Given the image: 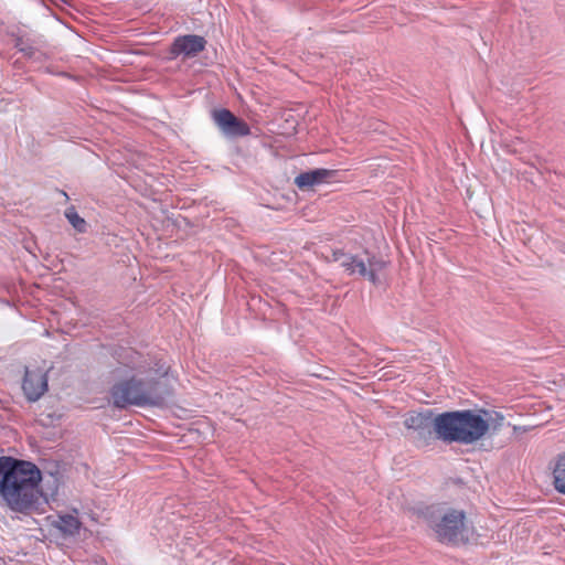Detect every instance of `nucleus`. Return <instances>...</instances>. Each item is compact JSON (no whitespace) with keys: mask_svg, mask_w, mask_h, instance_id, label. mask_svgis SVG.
<instances>
[{"mask_svg":"<svg viewBox=\"0 0 565 565\" xmlns=\"http://www.w3.org/2000/svg\"><path fill=\"white\" fill-rule=\"evenodd\" d=\"M331 257L333 262L339 263L340 267H343L344 263L350 259L349 254L341 249L333 250Z\"/></svg>","mask_w":565,"mask_h":565,"instance_id":"dca6fc26","label":"nucleus"},{"mask_svg":"<svg viewBox=\"0 0 565 565\" xmlns=\"http://www.w3.org/2000/svg\"><path fill=\"white\" fill-rule=\"evenodd\" d=\"M349 258L342 267L349 275H359L375 286L383 282L382 273L387 266L386 260L369 253H365V258L351 254H349Z\"/></svg>","mask_w":565,"mask_h":565,"instance_id":"423d86ee","label":"nucleus"},{"mask_svg":"<svg viewBox=\"0 0 565 565\" xmlns=\"http://www.w3.org/2000/svg\"><path fill=\"white\" fill-rule=\"evenodd\" d=\"M206 41L200 35L189 34L174 40L171 53L174 55L195 56L205 47Z\"/></svg>","mask_w":565,"mask_h":565,"instance_id":"9d476101","label":"nucleus"},{"mask_svg":"<svg viewBox=\"0 0 565 565\" xmlns=\"http://www.w3.org/2000/svg\"><path fill=\"white\" fill-rule=\"evenodd\" d=\"M130 354H137V353L130 350L128 355H130Z\"/></svg>","mask_w":565,"mask_h":565,"instance_id":"a211bd4d","label":"nucleus"},{"mask_svg":"<svg viewBox=\"0 0 565 565\" xmlns=\"http://www.w3.org/2000/svg\"><path fill=\"white\" fill-rule=\"evenodd\" d=\"M437 424L438 439L444 443L470 445L486 436L487 426L480 411L445 412Z\"/></svg>","mask_w":565,"mask_h":565,"instance_id":"f03ea898","label":"nucleus"},{"mask_svg":"<svg viewBox=\"0 0 565 565\" xmlns=\"http://www.w3.org/2000/svg\"><path fill=\"white\" fill-rule=\"evenodd\" d=\"M480 414H482V419L486 428V435L490 433L491 435L497 434L502 426L504 425V416L501 413L488 409H479Z\"/></svg>","mask_w":565,"mask_h":565,"instance_id":"f8f14e48","label":"nucleus"},{"mask_svg":"<svg viewBox=\"0 0 565 565\" xmlns=\"http://www.w3.org/2000/svg\"><path fill=\"white\" fill-rule=\"evenodd\" d=\"M553 478L555 489L565 494V454L557 457L553 469Z\"/></svg>","mask_w":565,"mask_h":565,"instance_id":"4468645a","label":"nucleus"},{"mask_svg":"<svg viewBox=\"0 0 565 565\" xmlns=\"http://www.w3.org/2000/svg\"><path fill=\"white\" fill-rule=\"evenodd\" d=\"M110 399L118 408H126L128 406L145 407V402L151 401L147 393L139 391L136 375L115 383L110 388Z\"/></svg>","mask_w":565,"mask_h":565,"instance_id":"0eeeda50","label":"nucleus"},{"mask_svg":"<svg viewBox=\"0 0 565 565\" xmlns=\"http://www.w3.org/2000/svg\"><path fill=\"white\" fill-rule=\"evenodd\" d=\"M53 525L58 529L64 535H75L78 533L81 522L72 514L60 515L57 520L53 522Z\"/></svg>","mask_w":565,"mask_h":565,"instance_id":"ddd939ff","label":"nucleus"},{"mask_svg":"<svg viewBox=\"0 0 565 565\" xmlns=\"http://www.w3.org/2000/svg\"><path fill=\"white\" fill-rule=\"evenodd\" d=\"M41 472L35 465L0 457V493L11 509L23 512L36 501Z\"/></svg>","mask_w":565,"mask_h":565,"instance_id":"f257e3e1","label":"nucleus"},{"mask_svg":"<svg viewBox=\"0 0 565 565\" xmlns=\"http://www.w3.org/2000/svg\"><path fill=\"white\" fill-rule=\"evenodd\" d=\"M440 414L433 409L422 412H408L404 418V426L412 437L423 445H429L431 440L438 439V420Z\"/></svg>","mask_w":565,"mask_h":565,"instance_id":"39448f33","label":"nucleus"},{"mask_svg":"<svg viewBox=\"0 0 565 565\" xmlns=\"http://www.w3.org/2000/svg\"><path fill=\"white\" fill-rule=\"evenodd\" d=\"M130 364H132V365H130V369L136 370V371L138 372V370H137V369H134V367H132V366L138 367V365L134 364V361H130ZM148 364H149V363H146L145 365L147 366ZM140 365H141V364H139V366H140Z\"/></svg>","mask_w":565,"mask_h":565,"instance_id":"f3484780","label":"nucleus"},{"mask_svg":"<svg viewBox=\"0 0 565 565\" xmlns=\"http://www.w3.org/2000/svg\"><path fill=\"white\" fill-rule=\"evenodd\" d=\"M132 367L138 370L136 379L139 384V391L147 393L151 399L145 402V407H161L166 405L168 398L173 394V386L169 377L170 367L160 361L147 366Z\"/></svg>","mask_w":565,"mask_h":565,"instance_id":"20e7f679","label":"nucleus"},{"mask_svg":"<svg viewBox=\"0 0 565 565\" xmlns=\"http://www.w3.org/2000/svg\"><path fill=\"white\" fill-rule=\"evenodd\" d=\"M213 120L218 129L228 137H243L249 134L248 125L234 116L228 109H215L212 113Z\"/></svg>","mask_w":565,"mask_h":565,"instance_id":"6e6552de","label":"nucleus"},{"mask_svg":"<svg viewBox=\"0 0 565 565\" xmlns=\"http://www.w3.org/2000/svg\"><path fill=\"white\" fill-rule=\"evenodd\" d=\"M426 520L438 541L443 543L458 544L468 540L466 515L461 510L430 508L426 513Z\"/></svg>","mask_w":565,"mask_h":565,"instance_id":"7ed1b4c3","label":"nucleus"},{"mask_svg":"<svg viewBox=\"0 0 565 565\" xmlns=\"http://www.w3.org/2000/svg\"><path fill=\"white\" fill-rule=\"evenodd\" d=\"M22 388L29 401H38L47 390L46 374L40 369L32 371L26 369Z\"/></svg>","mask_w":565,"mask_h":565,"instance_id":"1a4fd4ad","label":"nucleus"},{"mask_svg":"<svg viewBox=\"0 0 565 565\" xmlns=\"http://www.w3.org/2000/svg\"><path fill=\"white\" fill-rule=\"evenodd\" d=\"M65 217L78 233H85L87 231L86 221L78 215L74 206H70L65 210Z\"/></svg>","mask_w":565,"mask_h":565,"instance_id":"2eb2a0df","label":"nucleus"},{"mask_svg":"<svg viewBox=\"0 0 565 565\" xmlns=\"http://www.w3.org/2000/svg\"><path fill=\"white\" fill-rule=\"evenodd\" d=\"M334 175L333 170L315 169L302 172L295 178V184L302 191L310 190L317 184L326 182L329 178Z\"/></svg>","mask_w":565,"mask_h":565,"instance_id":"9b49d317","label":"nucleus"}]
</instances>
